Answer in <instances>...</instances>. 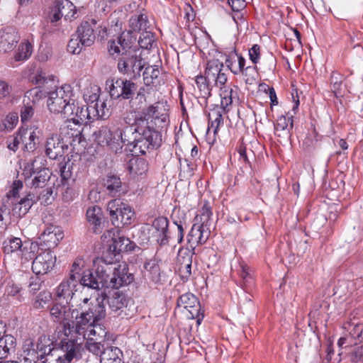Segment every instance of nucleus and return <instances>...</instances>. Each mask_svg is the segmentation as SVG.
<instances>
[{
  "instance_id": "obj_1",
  "label": "nucleus",
  "mask_w": 363,
  "mask_h": 363,
  "mask_svg": "<svg viewBox=\"0 0 363 363\" xmlns=\"http://www.w3.org/2000/svg\"><path fill=\"white\" fill-rule=\"evenodd\" d=\"M94 140L99 145L106 146L115 153L121 152L125 145L134 154L145 155L160 146L162 136L149 122L135 118L133 125L118 128L113 132L108 127H101L94 133Z\"/></svg>"
},
{
  "instance_id": "obj_2",
  "label": "nucleus",
  "mask_w": 363,
  "mask_h": 363,
  "mask_svg": "<svg viewBox=\"0 0 363 363\" xmlns=\"http://www.w3.org/2000/svg\"><path fill=\"white\" fill-rule=\"evenodd\" d=\"M96 262L104 264L105 266L97 267L95 274L90 270L81 273L84 260L82 258H77L71 267L68 277L80 280V284L83 286L95 290L101 288L118 289L133 280V277L128 273V267L125 263L114 264L113 266L112 262H108L104 257L97 259Z\"/></svg>"
},
{
  "instance_id": "obj_3",
  "label": "nucleus",
  "mask_w": 363,
  "mask_h": 363,
  "mask_svg": "<svg viewBox=\"0 0 363 363\" xmlns=\"http://www.w3.org/2000/svg\"><path fill=\"white\" fill-rule=\"evenodd\" d=\"M32 82L39 85V87L33 88L26 91V97L28 100L33 98V104H35L43 97L48 96L47 104L50 112L54 113L70 114L72 111V101L73 94L69 85L65 84L52 90L55 84L53 77H47L42 71L38 72L32 78Z\"/></svg>"
},
{
  "instance_id": "obj_4",
  "label": "nucleus",
  "mask_w": 363,
  "mask_h": 363,
  "mask_svg": "<svg viewBox=\"0 0 363 363\" xmlns=\"http://www.w3.org/2000/svg\"><path fill=\"white\" fill-rule=\"evenodd\" d=\"M46 160L41 157H37L25 164L23 174L26 178H33L30 183L32 188L44 189L39 195H45V198L50 196L53 193L55 184L51 182L52 173L49 169L44 167Z\"/></svg>"
},
{
  "instance_id": "obj_5",
  "label": "nucleus",
  "mask_w": 363,
  "mask_h": 363,
  "mask_svg": "<svg viewBox=\"0 0 363 363\" xmlns=\"http://www.w3.org/2000/svg\"><path fill=\"white\" fill-rule=\"evenodd\" d=\"M80 309L82 311L79 315L78 309H75L74 320L71 325L69 334L71 336L75 333L83 337L94 323L103 319L106 315L105 307L99 301H97L95 305L91 303V306H89L87 310L83 308V306H80Z\"/></svg>"
},
{
  "instance_id": "obj_6",
  "label": "nucleus",
  "mask_w": 363,
  "mask_h": 363,
  "mask_svg": "<svg viewBox=\"0 0 363 363\" xmlns=\"http://www.w3.org/2000/svg\"><path fill=\"white\" fill-rule=\"evenodd\" d=\"M76 310L72 309L69 303L58 301L53 303L50 308L52 320L62 326L63 333L67 338L69 337L71 330L70 320L74 318Z\"/></svg>"
},
{
  "instance_id": "obj_7",
  "label": "nucleus",
  "mask_w": 363,
  "mask_h": 363,
  "mask_svg": "<svg viewBox=\"0 0 363 363\" xmlns=\"http://www.w3.org/2000/svg\"><path fill=\"white\" fill-rule=\"evenodd\" d=\"M107 211L109 212L113 225H130L134 218L135 212L132 208L120 199H113L107 204Z\"/></svg>"
},
{
  "instance_id": "obj_8",
  "label": "nucleus",
  "mask_w": 363,
  "mask_h": 363,
  "mask_svg": "<svg viewBox=\"0 0 363 363\" xmlns=\"http://www.w3.org/2000/svg\"><path fill=\"white\" fill-rule=\"evenodd\" d=\"M169 106L165 101H159L143 109L141 115L136 118H142L147 122L154 123L158 127H163L168 122Z\"/></svg>"
},
{
  "instance_id": "obj_9",
  "label": "nucleus",
  "mask_w": 363,
  "mask_h": 363,
  "mask_svg": "<svg viewBox=\"0 0 363 363\" xmlns=\"http://www.w3.org/2000/svg\"><path fill=\"white\" fill-rule=\"evenodd\" d=\"M143 67V60L136 52H123L118 62V71L130 79L139 77Z\"/></svg>"
},
{
  "instance_id": "obj_10",
  "label": "nucleus",
  "mask_w": 363,
  "mask_h": 363,
  "mask_svg": "<svg viewBox=\"0 0 363 363\" xmlns=\"http://www.w3.org/2000/svg\"><path fill=\"white\" fill-rule=\"evenodd\" d=\"M63 354L55 356L48 354L45 359V363H69L74 358L80 357L82 349L81 343L76 340L64 338L61 341Z\"/></svg>"
},
{
  "instance_id": "obj_11",
  "label": "nucleus",
  "mask_w": 363,
  "mask_h": 363,
  "mask_svg": "<svg viewBox=\"0 0 363 363\" xmlns=\"http://www.w3.org/2000/svg\"><path fill=\"white\" fill-rule=\"evenodd\" d=\"M177 306L186 310L185 315L189 319H196L197 325H200L203 315L200 313L201 305L197 298L191 293H186L179 296Z\"/></svg>"
},
{
  "instance_id": "obj_12",
  "label": "nucleus",
  "mask_w": 363,
  "mask_h": 363,
  "mask_svg": "<svg viewBox=\"0 0 363 363\" xmlns=\"http://www.w3.org/2000/svg\"><path fill=\"white\" fill-rule=\"evenodd\" d=\"M81 286L80 280L67 277L56 288L57 301L69 303Z\"/></svg>"
},
{
  "instance_id": "obj_13",
  "label": "nucleus",
  "mask_w": 363,
  "mask_h": 363,
  "mask_svg": "<svg viewBox=\"0 0 363 363\" xmlns=\"http://www.w3.org/2000/svg\"><path fill=\"white\" fill-rule=\"evenodd\" d=\"M168 220L160 216L155 218L150 226L147 227L149 238L157 242L160 245H164L168 242Z\"/></svg>"
},
{
  "instance_id": "obj_14",
  "label": "nucleus",
  "mask_w": 363,
  "mask_h": 363,
  "mask_svg": "<svg viewBox=\"0 0 363 363\" xmlns=\"http://www.w3.org/2000/svg\"><path fill=\"white\" fill-rule=\"evenodd\" d=\"M56 262V256L46 250L39 253L33 260L32 270L37 275H43L50 272Z\"/></svg>"
},
{
  "instance_id": "obj_15",
  "label": "nucleus",
  "mask_w": 363,
  "mask_h": 363,
  "mask_svg": "<svg viewBox=\"0 0 363 363\" xmlns=\"http://www.w3.org/2000/svg\"><path fill=\"white\" fill-rule=\"evenodd\" d=\"M45 195L35 196V194L29 192L19 201L15 203L13 206L12 212L14 216L22 217L25 216L38 201L42 203L48 205L49 203V197L45 198Z\"/></svg>"
},
{
  "instance_id": "obj_16",
  "label": "nucleus",
  "mask_w": 363,
  "mask_h": 363,
  "mask_svg": "<svg viewBox=\"0 0 363 363\" xmlns=\"http://www.w3.org/2000/svg\"><path fill=\"white\" fill-rule=\"evenodd\" d=\"M76 8L69 0H57L50 14L51 22H57L62 17L65 20L75 18Z\"/></svg>"
},
{
  "instance_id": "obj_17",
  "label": "nucleus",
  "mask_w": 363,
  "mask_h": 363,
  "mask_svg": "<svg viewBox=\"0 0 363 363\" xmlns=\"http://www.w3.org/2000/svg\"><path fill=\"white\" fill-rule=\"evenodd\" d=\"M205 75L208 79V82H212L216 86H224L228 80L223 64L218 60L208 62Z\"/></svg>"
},
{
  "instance_id": "obj_18",
  "label": "nucleus",
  "mask_w": 363,
  "mask_h": 363,
  "mask_svg": "<svg viewBox=\"0 0 363 363\" xmlns=\"http://www.w3.org/2000/svg\"><path fill=\"white\" fill-rule=\"evenodd\" d=\"M67 149L62 139L57 134H52L47 138L45 143L46 155L51 160H56L64 155Z\"/></svg>"
},
{
  "instance_id": "obj_19",
  "label": "nucleus",
  "mask_w": 363,
  "mask_h": 363,
  "mask_svg": "<svg viewBox=\"0 0 363 363\" xmlns=\"http://www.w3.org/2000/svg\"><path fill=\"white\" fill-rule=\"evenodd\" d=\"M133 39L130 32H123L116 40H111L108 44V50L111 55H123V52H135L132 47Z\"/></svg>"
},
{
  "instance_id": "obj_20",
  "label": "nucleus",
  "mask_w": 363,
  "mask_h": 363,
  "mask_svg": "<svg viewBox=\"0 0 363 363\" xmlns=\"http://www.w3.org/2000/svg\"><path fill=\"white\" fill-rule=\"evenodd\" d=\"M97 21L96 19L91 18L84 21L77 30V36L79 38L81 44L84 46H91L96 38L94 28H96Z\"/></svg>"
},
{
  "instance_id": "obj_21",
  "label": "nucleus",
  "mask_w": 363,
  "mask_h": 363,
  "mask_svg": "<svg viewBox=\"0 0 363 363\" xmlns=\"http://www.w3.org/2000/svg\"><path fill=\"white\" fill-rule=\"evenodd\" d=\"M20 40L18 32L7 27L0 30V53H7L13 50Z\"/></svg>"
},
{
  "instance_id": "obj_22",
  "label": "nucleus",
  "mask_w": 363,
  "mask_h": 363,
  "mask_svg": "<svg viewBox=\"0 0 363 363\" xmlns=\"http://www.w3.org/2000/svg\"><path fill=\"white\" fill-rule=\"evenodd\" d=\"M211 234L209 227H204L195 223L192 225L191 229L187 236V242L191 250H194L198 245L205 243L208 239Z\"/></svg>"
},
{
  "instance_id": "obj_23",
  "label": "nucleus",
  "mask_w": 363,
  "mask_h": 363,
  "mask_svg": "<svg viewBox=\"0 0 363 363\" xmlns=\"http://www.w3.org/2000/svg\"><path fill=\"white\" fill-rule=\"evenodd\" d=\"M4 252L6 254L20 252L22 259L29 261L33 258L34 254L32 250H28L26 245H23L21 238H11L4 242Z\"/></svg>"
},
{
  "instance_id": "obj_24",
  "label": "nucleus",
  "mask_w": 363,
  "mask_h": 363,
  "mask_svg": "<svg viewBox=\"0 0 363 363\" xmlns=\"http://www.w3.org/2000/svg\"><path fill=\"white\" fill-rule=\"evenodd\" d=\"M19 139L23 145L25 150L33 152L36 147L38 140L39 131L35 125L22 126L18 130Z\"/></svg>"
},
{
  "instance_id": "obj_25",
  "label": "nucleus",
  "mask_w": 363,
  "mask_h": 363,
  "mask_svg": "<svg viewBox=\"0 0 363 363\" xmlns=\"http://www.w3.org/2000/svg\"><path fill=\"white\" fill-rule=\"evenodd\" d=\"M294 100V104L291 110L293 113L289 111L286 116L281 115L279 116L277 121L275 124V131L278 136H281V133L289 135L290 130L293 128V117L294 115L296 113L299 105L298 99Z\"/></svg>"
},
{
  "instance_id": "obj_26",
  "label": "nucleus",
  "mask_w": 363,
  "mask_h": 363,
  "mask_svg": "<svg viewBox=\"0 0 363 363\" xmlns=\"http://www.w3.org/2000/svg\"><path fill=\"white\" fill-rule=\"evenodd\" d=\"M63 237V231L60 227L50 225L41 234L40 239L43 245L50 250L55 247Z\"/></svg>"
},
{
  "instance_id": "obj_27",
  "label": "nucleus",
  "mask_w": 363,
  "mask_h": 363,
  "mask_svg": "<svg viewBox=\"0 0 363 363\" xmlns=\"http://www.w3.org/2000/svg\"><path fill=\"white\" fill-rule=\"evenodd\" d=\"M85 101L90 102L94 106V117L105 118L108 116V108L105 101H102L99 99V96L96 93H94L90 96H87L86 94H84Z\"/></svg>"
},
{
  "instance_id": "obj_28",
  "label": "nucleus",
  "mask_w": 363,
  "mask_h": 363,
  "mask_svg": "<svg viewBox=\"0 0 363 363\" xmlns=\"http://www.w3.org/2000/svg\"><path fill=\"white\" fill-rule=\"evenodd\" d=\"M123 354L121 350L115 346H107L100 358V363H123Z\"/></svg>"
},
{
  "instance_id": "obj_29",
  "label": "nucleus",
  "mask_w": 363,
  "mask_h": 363,
  "mask_svg": "<svg viewBox=\"0 0 363 363\" xmlns=\"http://www.w3.org/2000/svg\"><path fill=\"white\" fill-rule=\"evenodd\" d=\"M236 59L235 57H231L230 59H228L225 61V64L227 67L231 70V72L235 74H238L242 73L243 74L247 75V72L252 71L255 72V67H247L245 69V59L241 55H235Z\"/></svg>"
},
{
  "instance_id": "obj_30",
  "label": "nucleus",
  "mask_w": 363,
  "mask_h": 363,
  "mask_svg": "<svg viewBox=\"0 0 363 363\" xmlns=\"http://www.w3.org/2000/svg\"><path fill=\"white\" fill-rule=\"evenodd\" d=\"M86 219L90 225H93L94 233H98L102 229L103 212L97 206L90 207L86 211Z\"/></svg>"
},
{
  "instance_id": "obj_31",
  "label": "nucleus",
  "mask_w": 363,
  "mask_h": 363,
  "mask_svg": "<svg viewBox=\"0 0 363 363\" xmlns=\"http://www.w3.org/2000/svg\"><path fill=\"white\" fill-rule=\"evenodd\" d=\"M23 359L28 362H35L38 360V352L35 347L33 339L28 338L23 342L22 347V354Z\"/></svg>"
},
{
  "instance_id": "obj_32",
  "label": "nucleus",
  "mask_w": 363,
  "mask_h": 363,
  "mask_svg": "<svg viewBox=\"0 0 363 363\" xmlns=\"http://www.w3.org/2000/svg\"><path fill=\"white\" fill-rule=\"evenodd\" d=\"M128 170L133 176H145L148 171V164L143 158L133 157L129 162Z\"/></svg>"
},
{
  "instance_id": "obj_33",
  "label": "nucleus",
  "mask_w": 363,
  "mask_h": 363,
  "mask_svg": "<svg viewBox=\"0 0 363 363\" xmlns=\"http://www.w3.org/2000/svg\"><path fill=\"white\" fill-rule=\"evenodd\" d=\"M16 345V339L11 335L1 336L0 338V359L5 358L11 352L15 351Z\"/></svg>"
},
{
  "instance_id": "obj_34",
  "label": "nucleus",
  "mask_w": 363,
  "mask_h": 363,
  "mask_svg": "<svg viewBox=\"0 0 363 363\" xmlns=\"http://www.w3.org/2000/svg\"><path fill=\"white\" fill-rule=\"evenodd\" d=\"M221 109L220 107L216 106L211 109L208 113V131L212 130L214 133H216L219 126L223 123V119Z\"/></svg>"
},
{
  "instance_id": "obj_35",
  "label": "nucleus",
  "mask_w": 363,
  "mask_h": 363,
  "mask_svg": "<svg viewBox=\"0 0 363 363\" xmlns=\"http://www.w3.org/2000/svg\"><path fill=\"white\" fill-rule=\"evenodd\" d=\"M160 70L156 66H149L143 72V81L147 86H157L160 83Z\"/></svg>"
},
{
  "instance_id": "obj_36",
  "label": "nucleus",
  "mask_w": 363,
  "mask_h": 363,
  "mask_svg": "<svg viewBox=\"0 0 363 363\" xmlns=\"http://www.w3.org/2000/svg\"><path fill=\"white\" fill-rule=\"evenodd\" d=\"M178 262H179V272L181 279L186 281L191 274V257L187 255L186 257H182L181 252L179 254Z\"/></svg>"
},
{
  "instance_id": "obj_37",
  "label": "nucleus",
  "mask_w": 363,
  "mask_h": 363,
  "mask_svg": "<svg viewBox=\"0 0 363 363\" xmlns=\"http://www.w3.org/2000/svg\"><path fill=\"white\" fill-rule=\"evenodd\" d=\"M71 105L72 106H74V108L72 107V111H69L70 114H65L64 116V118H67V121L65 125L60 128L62 133L65 129H70L71 130H73L71 123L75 125V119H77V115H79L80 111L82 110L83 106H79V103L74 99L72 101Z\"/></svg>"
},
{
  "instance_id": "obj_38",
  "label": "nucleus",
  "mask_w": 363,
  "mask_h": 363,
  "mask_svg": "<svg viewBox=\"0 0 363 363\" xmlns=\"http://www.w3.org/2000/svg\"><path fill=\"white\" fill-rule=\"evenodd\" d=\"M108 303L112 311L117 312L126 306L127 300L123 294L117 291L108 298Z\"/></svg>"
},
{
  "instance_id": "obj_39",
  "label": "nucleus",
  "mask_w": 363,
  "mask_h": 363,
  "mask_svg": "<svg viewBox=\"0 0 363 363\" xmlns=\"http://www.w3.org/2000/svg\"><path fill=\"white\" fill-rule=\"evenodd\" d=\"M130 27L133 31L146 30L149 21L145 13L135 14L129 20Z\"/></svg>"
},
{
  "instance_id": "obj_40",
  "label": "nucleus",
  "mask_w": 363,
  "mask_h": 363,
  "mask_svg": "<svg viewBox=\"0 0 363 363\" xmlns=\"http://www.w3.org/2000/svg\"><path fill=\"white\" fill-rule=\"evenodd\" d=\"M195 82L199 91L200 96L207 99L211 96L212 82H208L206 76L199 75L196 77Z\"/></svg>"
},
{
  "instance_id": "obj_41",
  "label": "nucleus",
  "mask_w": 363,
  "mask_h": 363,
  "mask_svg": "<svg viewBox=\"0 0 363 363\" xmlns=\"http://www.w3.org/2000/svg\"><path fill=\"white\" fill-rule=\"evenodd\" d=\"M220 96L221 98L220 108L225 109L233 103V99L237 98V92L231 86H220Z\"/></svg>"
},
{
  "instance_id": "obj_42",
  "label": "nucleus",
  "mask_w": 363,
  "mask_h": 363,
  "mask_svg": "<svg viewBox=\"0 0 363 363\" xmlns=\"http://www.w3.org/2000/svg\"><path fill=\"white\" fill-rule=\"evenodd\" d=\"M131 248V241L124 236L114 238L113 243L110 245V250L114 253L126 252L130 250Z\"/></svg>"
},
{
  "instance_id": "obj_43",
  "label": "nucleus",
  "mask_w": 363,
  "mask_h": 363,
  "mask_svg": "<svg viewBox=\"0 0 363 363\" xmlns=\"http://www.w3.org/2000/svg\"><path fill=\"white\" fill-rule=\"evenodd\" d=\"M106 335V332L105 329L101 325L95 323L89 328L85 335L83 336V338L84 340H104Z\"/></svg>"
},
{
  "instance_id": "obj_44",
  "label": "nucleus",
  "mask_w": 363,
  "mask_h": 363,
  "mask_svg": "<svg viewBox=\"0 0 363 363\" xmlns=\"http://www.w3.org/2000/svg\"><path fill=\"white\" fill-rule=\"evenodd\" d=\"M87 102V106H83L82 110L80 111V114L77 115V119H75V125H81L87 123L90 120L94 119V106L90 102Z\"/></svg>"
},
{
  "instance_id": "obj_45",
  "label": "nucleus",
  "mask_w": 363,
  "mask_h": 363,
  "mask_svg": "<svg viewBox=\"0 0 363 363\" xmlns=\"http://www.w3.org/2000/svg\"><path fill=\"white\" fill-rule=\"evenodd\" d=\"M121 179L116 175H108L104 183V186L112 196H115L121 191Z\"/></svg>"
},
{
  "instance_id": "obj_46",
  "label": "nucleus",
  "mask_w": 363,
  "mask_h": 363,
  "mask_svg": "<svg viewBox=\"0 0 363 363\" xmlns=\"http://www.w3.org/2000/svg\"><path fill=\"white\" fill-rule=\"evenodd\" d=\"M33 52V45L28 40L22 42L18 47L14 55L16 61H23L28 59Z\"/></svg>"
},
{
  "instance_id": "obj_47",
  "label": "nucleus",
  "mask_w": 363,
  "mask_h": 363,
  "mask_svg": "<svg viewBox=\"0 0 363 363\" xmlns=\"http://www.w3.org/2000/svg\"><path fill=\"white\" fill-rule=\"evenodd\" d=\"M212 215L211 206L208 201H205L200 210V213L196 216V219L199 220V225L209 227Z\"/></svg>"
},
{
  "instance_id": "obj_48",
  "label": "nucleus",
  "mask_w": 363,
  "mask_h": 363,
  "mask_svg": "<svg viewBox=\"0 0 363 363\" xmlns=\"http://www.w3.org/2000/svg\"><path fill=\"white\" fill-rule=\"evenodd\" d=\"M342 80L343 77L340 74L337 72H333L331 74V89L337 97L342 95Z\"/></svg>"
},
{
  "instance_id": "obj_49",
  "label": "nucleus",
  "mask_w": 363,
  "mask_h": 363,
  "mask_svg": "<svg viewBox=\"0 0 363 363\" xmlns=\"http://www.w3.org/2000/svg\"><path fill=\"white\" fill-rule=\"evenodd\" d=\"M85 347L87 350L92 353L96 356H99L101 357V354L104 352V349H106V347L104 344H102L103 340H86Z\"/></svg>"
},
{
  "instance_id": "obj_50",
  "label": "nucleus",
  "mask_w": 363,
  "mask_h": 363,
  "mask_svg": "<svg viewBox=\"0 0 363 363\" xmlns=\"http://www.w3.org/2000/svg\"><path fill=\"white\" fill-rule=\"evenodd\" d=\"M30 101L34 104L33 102V98H30V99L28 100L26 94L23 99V104L25 105L21 111V118L23 123L28 121L33 116L34 111L33 106L30 104Z\"/></svg>"
},
{
  "instance_id": "obj_51",
  "label": "nucleus",
  "mask_w": 363,
  "mask_h": 363,
  "mask_svg": "<svg viewBox=\"0 0 363 363\" xmlns=\"http://www.w3.org/2000/svg\"><path fill=\"white\" fill-rule=\"evenodd\" d=\"M350 337L359 342H363V323L349 325Z\"/></svg>"
},
{
  "instance_id": "obj_52",
  "label": "nucleus",
  "mask_w": 363,
  "mask_h": 363,
  "mask_svg": "<svg viewBox=\"0 0 363 363\" xmlns=\"http://www.w3.org/2000/svg\"><path fill=\"white\" fill-rule=\"evenodd\" d=\"M73 163L68 160L67 162H60L59 164L60 177L62 178V184L65 186L72 175Z\"/></svg>"
},
{
  "instance_id": "obj_53",
  "label": "nucleus",
  "mask_w": 363,
  "mask_h": 363,
  "mask_svg": "<svg viewBox=\"0 0 363 363\" xmlns=\"http://www.w3.org/2000/svg\"><path fill=\"white\" fill-rule=\"evenodd\" d=\"M121 89V98L123 99H129L133 97L134 91L136 89V85L130 80L122 79Z\"/></svg>"
},
{
  "instance_id": "obj_54",
  "label": "nucleus",
  "mask_w": 363,
  "mask_h": 363,
  "mask_svg": "<svg viewBox=\"0 0 363 363\" xmlns=\"http://www.w3.org/2000/svg\"><path fill=\"white\" fill-rule=\"evenodd\" d=\"M155 42V35L150 31L145 30L142 33L139 40L138 44L143 49H150L153 43Z\"/></svg>"
},
{
  "instance_id": "obj_55",
  "label": "nucleus",
  "mask_w": 363,
  "mask_h": 363,
  "mask_svg": "<svg viewBox=\"0 0 363 363\" xmlns=\"http://www.w3.org/2000/svg\"><path fill=\"white\" fill-rule=\"evenodd\" d=\"M147 271L145 276L148 277L152 281L158 282L160 280V269L157 264H147L145 265Z\"/></svg>"
},
{
  "instance_id": "obj_56",
  "label": "nucleus",
  "mask_w": 363,
  "mask_h": 363,
  "mask_svg": "<svg viewBox=\"0 0 363 363\" xmlns=\"http://www.w3.org/2000/svg\"><path fill=\"white\" fill-rule=\"evenodd\" d=\"M51 294L48 291H42L37 296L34 302V307L35 308H43L45 305L51 300Z\"/></svg>"
},
{
  "instance_id": "obj_57",
  "label": "nucleus",
  "mask_w": 363,
  "mask_h": 363,
  "mask_svg": "<svg viewBox=\"0 0 363 363\" xmlns=\"http://www.w3.org/2000/svg\"><path fill=\"white\" fill-rule=\"evenodd\" d=\"M121 87H122V79H118L116 81H113L111 82V84L110 86L109 93L110 96L113 99H118L121 97L122 92H121Z\"/></svg>"
},
{
  "instance_id": "obj_58",
  "label": "nucleus",
  "mask_w": 363,
  "mask_h": 363,
  "mask_svg": "<svg viewBox=\"0 0 363 363\" xmlns=\"http://www.w3.org/2000/svg\"><path fill=\"white\" fill-rule=\"evenodd\" d=\"M23 187V182L21 180H15L11 186V189L7 192L6 196L9 199L18 198L19 196L20 191Z\"/></svg>"
},
{
  "instance_id": "obj_59",
  "label": "nucleus",
  "mask_w": 363,
  "mask_h": 363,
  "mask_svg": "<svg viewBox=\"0 0 363 363\" xmlns=\"http://www.w3.org/2000/svg\"><path fill=\"white\" fill-rule=\"evenodd\" d=\"M82 46L79 38L77 36L70 39L67 45V50L71 53L79 54L82 50Z\"/></svg>"
},
{
  "instance_id": "obj_60",
  "label": "nucleus",
  "mask_w": 363,
  "mask_h": 363,
  "mask_svg": "<svg viewBox=\"0 0 363 363\" xmlns=\"http://www.w3.org/2000/svg\"><path fill=\"white\" fill-rule=\"evenodd\" d=\"M21 143V140L19 139L18 131L16 135H11L6 139L7 147L13 152H16L18 149V146Z\"/></svg>"
},
{
  "instance_id": "obj_61",
  "label": "nucleus",
  "mask_w": 363,
  "mask_h": 363,
  "mask_svg": "<svg viewBox=\"0 0 363 363\" xmlns=\"http://www.w3.org/2000/svg\"><path fill=\"white\" fill-rule=\"evenodd\" d=\"M18 122V116L16 113H10L6 117L4 125L7 130H12Z\"/></svg>"
},
{
  "instance_id": "obj_62",
  "label": "nucleus",
  "mask_w": 363,
  "mask_h": 363,
  "mask_svg": "<svg viewBox=\"0 0 363 363\" xmlns=\"http://www.w3.org/2000/svg\"><path fill=\"white\" fill-rule=\"evenodd\" d=\"M363 359V345L354 348L350 354L352 363H359Z\"/></svg>"
},
{
  "instance_id": "obj_63",
  "label": "nucleus",
  "mask_w": 363,
  "mask_h": 363,
  "mask_svg": "<svg viewBox=\"0 0 363 363\" xmlns=\"http://www.w3.org/2000/svg\"><path fill=\"white\" fill-rule=\"evenodd\" d=\"M249 56L250 60L254 63L257 64L259 60L260 56V48L258 45H254L249 50Z\"/></svg>"
},
{
  "instance_id": "obj_64",
  "label": "nucleus",
  "mask_w": 363,
  "mask_h": 363,
  "mask_svg": "<svg viewBox=\"0 0 363 363\" xmlns=\"http://www.w3.org/2000/svg\"><path fill=\"white\" fill-rule=\"evenodd\" d=\"M240 276L244 281V284L250 283L252 281V277L250 274V269L247 265H240Z\"/></svg>"
}]
</instances>
